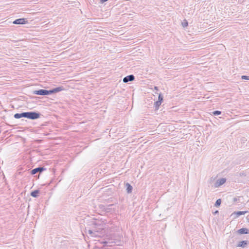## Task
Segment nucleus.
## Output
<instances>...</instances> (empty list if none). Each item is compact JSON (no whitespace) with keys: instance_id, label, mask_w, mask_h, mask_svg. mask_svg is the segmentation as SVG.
I'll list each match as a JSON object with an SVG mask.
<instances>
[{"instance_id":"nucleus-1","label":"nucleus","mask_w":249,"mask_h":249,"mask_svg":"<svg viewBox=\"0 0 249 249\" xmlns=\"http://www.w3.org/2000/svg\"><path fill=\"white\" fill-rule=\"evenodd\" d=\"M102 244H103L104 245L101 248L96 247V248L97 249H114V248H110L113 244L116 243V242L114 240H110L109 239H107L106 240L101 242Z\"/></svg>"},{"instance_id":"nucleus-2","label":"nucleus","mask_w":249,"mask_h":249,"mask_svg":"<svg viewBox=\"0 0 249 249\" xmlns=\"http://www.w3.org/2000/svg\"><path fill=\"white\" fill-rule=\"evenodd\" d=\"M26 118L31 120H36L39 118L41 114L38 112L29 111L25 112Z\"/></svg>"},{"instance_id":"nucleus-3","label":"nucleus","mask_w":249,"mask_h":249,"mask_svg":"<svg viewBox=\"0 0 249 249\" xmlns=\"http://www.w3.org/2000/svg\"><path fill=\"white\" fill-rule=\"evenodd\" d=\"M33 93L35 95H50L49 90H46L44 89H40L39 90H34Z\"/></svg>"},{"instance_id":"nucleus-4","label":"nucleus","mask_w":249,"mask_h":249,"mask_svg":"<svg viewBox=\"0 0 249 249\" xmlns=\"http://www.w3.org/2000/svg\"><path fill=\"white\" fill-rule=\"evenodd\" d=\"M92 225L94 226V229H97L99 231L104 229V224L102 221H94L92 223Z\"/></svg>"},{"instance_id":"nucleus-5","label":"nucleus","mask_w":249,"mask_h":249,"mask_svg":"<svg viewBox=\"0 0 249 249\" xmlns=\"http://www.w3.org/2000/svg\"><path fill=\"white\" fill-rule=\"evenodd\" d=\"M46 169L45 168H44V167L39 166V167H38L37 168H34L33 170H32L31 171V174L32 175H35L37 173H41L43 171L46 170Z\"/></svg>"},{"instance_id":"nucleus-6","label":"nucleus","mask_w":249,"mask_h":249,"mask_svg":"<svg viewBox=\"0 0 249 249\" xmlns=\"http://www.w3.org/2000/svg\"><path fill=\"white\" fill-rule=\"evenodd\" d=\"M99 231L97 229H94L93 230H88V233L92 237L99 236Z\"/></svg>"},{"instance_id":"nucleus-7","label":"nucleus","mask_w":249,"mask_h":249,"mask_svg":"<svg viewBox=\"0 0 249 249\" xmlns=\"http://www.w3.org/2000/svg\"><path fill=\"white\" fill-rule=\"evenodd\" d=\"M64 89L65 88L63 86L56 87L49 90V93L50 95L52 94L64 90Z\"/></svg>"},{"instance_id":"nucleus-8","label":"nucleus","mask_w":249,"mask_h":249,"mask_svg":"<svg viewBox=\"0 0 249 249\" xmlns=\"http://www.w3.org/2000/svg\"><path fill=\"white\" fill-rule=\"evenodd\" d=\"M28 22L26 18H21L15 20L13 23L14 24H25Z\"/></svg>"},{"instance_id":"nucleus-9","label":"nucleus","mask_w":249,"mask_h":249,"mask_svg":"<svg viewBox=\"0 0 249 249\" xmlns=\"http://www.w3.org/2000/svg\"><path fill=\"white\" fill-rule=\"evenodd\" d=\"M135 79V76L133 74H130L124 77L123 79V82L127 83L133 81Z\"/></svg>"},{"instance_id":"nucleus-10","label":"nucleus","mask_w":249,"mask_h":249,"mask_svg":"<svg viewBox=\"0 0 249 249\" xmlns=\"http://www.w3.org/2000/svg\"><path fill=\"white\" fill-rule=\"evenodd\" d=\"M226 179L225 178H221L217 180L216 182H215V186L218 187L223 185L226 182Z\"/></svg>"},{"instance_id":"nucleus-11","label":"nucleus","mask_w":249,"mask_h":249,"mask_svg":"<svg viewBox=\"0 0 249 249\" xmlns=\"http://www.w3.org/2000/svg\"><path fill=\"white\" fill-rule=\"evenodd\" d=\"M237 232L239 234H248L249 233V230L245 228H241L237 231Z\"/></svg>"},{"instance_id":"nucleus-12","label":"nucleus","mask_w":249,"mask_h":249,"mask_svg":"<svg viewBox=\"0 0 249 249\" xmlns=\"http://www.w3.org/2000/svg\"><path fill=\"white\" fill-rule=\"evenodd\" d=\"M125 186L126 187V192L128 194H130L132 192L133 187L130 184L127 182L125 183Z\"/></svg>"},{"instance_id":"nucleus-13","label":"nucleus","mask_w":249,"mask_h":249,"mask_svg":"<svg viewBox=\"0 0 249 249\" xmlns=\"http://www.w3.org/2000/svg\"><path fill=\"white\" fill-rule=\"evenodd\" d=\"M14 117L16 119H20L22 117L26 118L25 112H22L21 113H16Z\"/></svg>"},{"instance_id":"nucleus-14","label":"nucleus","mask_w":249,"mask_h":249,"mask_svg":"<svg viewBox=\"0 0 249 249\" xmlns=\"http://www.w3.org/2000/svg\"><path fill=\"white\" fill-rule=\"evenodd\" d=\"M248 242L247 241H240L238 245H237V247H242L244 248L248 244Z\"/></svg>"},{"instance_id":"nucleus-15","label":"nucleus","mask_w":249,"mask_h":249,"mask_svg":"<svg viewBox=\"0 0 249 249\" xmlns=\"http://www.w3.org/2000/svg\"><path fill=\"white\" fill-rule=\"evenodd\" d=\"M112 206H113V204H111V205H108L107 206V207H105L103 205H99V208L100 209H103L106 212H110V210H109L110 209L108 207Z\"/></svg>"},{"instance_id":"nucleus-16","label":"nucleus","mask_w":249,"mask_h":249,"mask_svg":"<svg viewBox=\"0 0 249 249\" xmlns=\"http://www.w3.org/2000/svg\"><path fill=\"white\" fill-rule=\"evenodd\" d=\"M39 192V190H35L31 193V196L34 197H37L38 196Z\"/></svg>"},{"instance_id":"nucleus-17","label":"nucleus","mask_w":249,"mask_h":249,"mask_svg":"<svg viewBox=\"0 0 249 249\" xmlns=\"http://www.w3.org/2000/svg\"><path fill=\"white\" fill-rule=\"evenodd\" d=\"M247 213V211H238V212H234L233 214H236V217H238L240 215L245 214Z\"/></svg>"},{"instance_id":"nucleus-18","label":"nucleus","mask_w":249,"mask_h":249,"mask_svg":"<svg viewBox=\"0 0 249 249\" xmlns=\"http://www.w3.org/2000/svg\"><path fill=\"white\" fill-rule=\"evenodd\" d=\"M162 102L157 101L154 103V107L156 110H158L160 106L161 105Z\"/></svg>"},{"instance_id":"nucleus-19","label":"nucleus","mask_w":249,"mask_h":249,"mask_svg":"<svg viewBox=\"0 0 249 249\" xmlns=\"http://www.w3.org/2000/svg\"><path fill=\"white\" fill-rule=\"evenodd\" d=\"M221 203V199H217V200L216 201V202L215 203L214 206H215L216 207H218L220 205Z\"/></svg>"},{"instance_id":"nucleus-20","label":"nucleus","mask_w":249,"mask_h":249,"mask_svg":"<svg viewBox=\"0 0 249 249\" xmlns=\"http://www.w3.org/2000/svg\"><path fill=\"white\" fill-rule=\"evenodd\" d=\"M213 114L215 116L219 115L221 114V111L219 110H215L212 112Z\"/></svg>"},{"instance_id":"nucleus-21","label":"nucleus","mask_w":249,"mask_h":249,"mask_svg":"<svg viewBox=\"0 0 249 249\" xmlns=\"http://www.w3.org/2000/svg\"><path fill=\"white\" fill-rule=\"evenodd\" d=\"M188 22L187 21V20H184L182 22V26L183 27H186L188 26Z\"/></svg>"},{"instance_id":"nucleus-22","label":"nucleus","mask_w":249,"mask_h":249,"mask_svg":"<svg viewBox=\"0 0 249 249\" xmlns=\"http://www.w3.org/2000/svg\"><path fill=\"white\" fill-rule=\"evenodd\" d=\"M159 101H160L161 102H162L163 101V96L161 93L159 94L158 96V100Z\"/></svg>"},{"instance_id":"nucleus-23","label":"nucleus","mask_w":249,"mask_h":249,"mask_svg":"<svg viewBox=\"0 0 249 249\" xmlns=\"http://www.w3.org/2000/svg\"><path fill=\"white\" fill-rule=\"evenodd\" d=\"M241 79L243 80H249V76L242 75L241 76Z\"/></svg>"},{"instance_id":"nucleus-24","label":"nucleus","mask_w":249,"mask_h":249,"mask_svg":"<svg viewBox=\"0 0 249 249\" xmlns=\"http://www.w3.org/2000/svg\"><path fill=\"white\" fill-rule=\"evenodd\" d=\"M218 213H219L218 211L216 210V211H215L214 212V214H215Z\"/></svg>"},{"instance_id":"nucleus-25","label":"nucleus","mask_w":249,"mask_h":249,"mask_svg":"<svg viewBox=\"0 0 249 249\" xmlns=\"http://www.w3.org/2000/svg\"><path fill=\"white\" fill-rule=\"evenodd\" d=\"M154 89H156V90H158V88L157 87H155Z\"/></svg>"}]
</instances>
